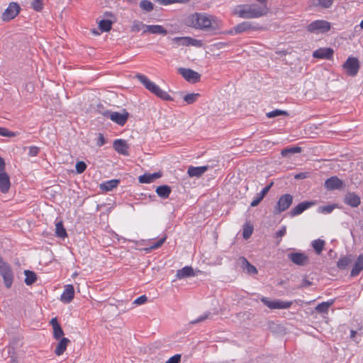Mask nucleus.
<instances>
[{"label":"nucleus","instance_id":"nucleus-1","mask_svg":"<svg viewBox=\"0 0 363 363\" xmlns=\"http://www.w3.org/2000/svg\"><path fill=\"white\" fill-rule=\"evenodd\" d=\"M192 26L201 30L214 31L219 30L223 24L222 21L213 16L196 13L190 18Z\"/></svg>","mask_w":363,"mask_h":363},{"label":"nucleus","instance_id":"nucleus-2","mask_svg":"<svg viewBox=\"0 0 363 363\" xmlns=\"http://www.w3.org/2000/svg\"><path fill=\"white\" fill-rule=\"evenodd\" d=\"M239 8L237 13L242 18H257L265 16L269 11L267 4L260 3L242 5Z\"/></svg>","mask_w":363,"mask_h":363},{"label":"nucleus","instance_id":"nucleus-3","mask_svg":"<svg viewBox=\"0 0 363 363\" xmlns=\"http://www.w3.org/2000/svg\"><path fill=\"white\" fill-rule=\"evenodd\" d=\"M137 78L140 81L141 84L151 93L154 94L155 96L159 97L160 99L165 101H171L172 98L169 94L164 90H162L158 85H157L155 82L150 80L145 75L142 74H138Z\"/></svg>","mask_w":363,"mask_h":363},{"label":"nucleus","instance_id":"nucleus-4","mask_svg":"<svg viewBox=\"0 0 363 363\" xmlns=\"http://www.w3.org/2000/svg\"><path fill=\"white\" fill-rule=\"evenodd\" d=\"M0 274L3 278L4 285L7 289L11 288L13 281V273L10 264L0 256Z\"/></svg>","mask_w":363,"mask_h":363},{"label":"nucleus","instance_id":"nucleus-5","mask_svg":"<svg viewBox=\"0 0 363 363\" xmlns=\"http://www.w3.org/2000/svg\"><path fill=\"white\" fill-rule=\"evenodd\" d=\"M104 116L115 123L123 126L126 123L129 113L125 109H123L121 112L106 111Z\"/></svg>","mask_w":363,"mask_h":363},{"label":"nucleus","instance_id":"nucleus-6","mask_svg":"<svg viewBox=\"0 0 363 363\" xmlns=\"http://www.w3.org/2000/svg\"><path fill=\"white\" fill-rule=\"evenodd\" d=\"M342 67L349 76L354 77L359 69V60L354 57H349L342 65Z\"/></svg>","mask_w":363,"mask_h":363},{"label":"nucleus","instance_id":"nucleus-7","mask_svg":"<svg viewBox=\"0 0 363 363\" xmlns=\"http://www.w3.org/2000/svg\"><path fill=\"white\" fill-rule=\"evenodd\" d=\"M261 301L270 309H286L292 305L291 301L274 300L271 301L267 298L262 296L260 298Z\"/></svg>","mask_w":363,"mask_h":363},{"label":"nucleus","instance_id":"nucleus-8","mask_svg":"<svg viewBox=\"0 0 363 363\" xmlns=\"http://www.w3.org/2000/svg\"><path fill=\"white\" fill-rule=\"evenodd\" d=\"M287 258L298 266H305L309 263L308 257L301 252H289L287 254Z\"/></svg>","mask_w":363,"mask_h":363},{"label":"nucleus","instance_id":"nucleus-9","mask_svg":"<svg viewBox=\"0 0 363 363\" xmlns=\"http://www.w3.org/2000/svg\"><path fill=\"white\" fill-rule=\"evenodd\" d=\"M177 72L185 80L191 83H196L201 78L200 74L189 68L179 67Z\"/></svg>","mask_w":363,"mask_h":363},{"label":"nucleus","instance_id":"nucleus-10","mask_svg":"<svg viewBox=\"0 0 363 363\" xmlns=\"http://www.w3.org/2000/svg\"><path fill=\"white\" fill-rule=\"evenodd\" d=\"M293 197L291 194H286L281 196L275 207L276 212L280 213L283 211H285L291 205Z\"/></svg>","mask_w":363,"mask_h":363},{"label":"nucleus","instance_id":"nucleus-11","mask_svg":"<svg viewBox=\"0 0 363 363\" xmlns=\"http://www.w3.org/2000/svg\"><path fill=\"white\" fill-rule=\"evenodd\" d=\"M19 11V5L16 2H11L3 13L2 19L5 21H9L14 18L18 14Z\"/></svg>","mask_w":363,"mask_h":363},{"label":"nucleus","instance_id":"nucleus-12","mask_svg":"<svg viewBox=\"0 0 363 363\" xmlns=\"http://www.w3.org/2000/svg\"><path fill=\"white\" fill-rule=\"evenodd\" d=\"M324 186L327 190L333 191L343 189L345 185L341 179L336 176H333L325 182Z\"/></svg>","mask_w":363,"mask_h":363},{"label":"nucleus","instance_id":"nucleus-13","mask_svg":"<svg viewBox=\"0 0 363 363\" xmlns=\"http://www.w3.org/2000/svg\"><path fill=\"white\" fill-rule=\"evenodd\" d=\"M255 29V27L250 22L245 21L238 24L233 28V29L228 31L227 33L230 35L240 34L243 32Z\"/></svg>","mask_w":363,"mask_h":363},{"label":"nucleus","instance_id":"nucleus-14","mask_svg":"<svg viewBox=\"0 0 363 363\" xmlns=\"http://www.w3.org/2000/svg\"><path fill=\"white\" fill-rule=\"evenodd\" d=\"M74 297V289L72 284L65 286L64 291L60 296V301L65 303H70Z\"/></svg>","mask_w":363,"mask_h":363},{"label":"nucleus","instance_id":"nucleus-15","mask_svg":"<svg viewBox=\"0 0 363 363\" xmlns=\"http://www.w3.org/2000/svg\"><path fill=\"white\" fill-rule=\"evenodd\" d=\"M113 149L118 153L122 155L127 156L128 155V146L125 140L123 139H116L113 143Z\"/></svg>","mask_w":363,"mask_h":363},{"label":"nucleus","instance_id":"nucleus-16","mask_svg":"<svg viewBox=\"0 0 363 363\" xmlns=\"http://www.w3.org/2000/svg\"><path fill=\"white\" fill-rule=\"evenodd\" d=\"M314 204H315L314 202H311V201L301 202L291 210V211L289 212L290 216L291 217L298 216V215L301 214L304 211L309 208L311 206H312Z\"/></svg>","mask_w":363,"mask_h":363},{"label":"nucleus","instance_id":"nucleus-17","mask_svg":"<svg viewBox=\"0 0 363 363\" xmlns=\"http://www.w3.org/2000/svg\"><path fill=\"white\" fill-rule=\"evenodd\" d=\"M208 169V165L200 167L189 166L187 170V174L190 177L199 178L201 177Z\"/></svg>","mask_w":363,"mask_h":363},{"label":"nucleus","instance_id":"nucleus-18","mask_svg":"<svg viewBox=\"0 0 363 363\" xmlns=\"http://www.w3.org/2000/svg\"><path fill=\"white\" fill-rule=\"evenodd\" d=\"M11 182L8 174L5 171L0 172V191L5 194L10 189Z\"/></svg>","mask_w":363,"mask_h":363},{"label":"nucleus","instance_id":"nucleus-19","mask_svg":"<svg viewBox=\"0 0 363 363\" xmlns=\"http://www.w3.org/2000/svg\"><path fill=\"white\" fill-rule=\"evenodd\" d=\"M162 177V173L154 172V173H145L140 175L138 178V181L141 184H150Z\"/></svg>","mask_w":363,"mask_h":363},{"label":"nucleus","instance_id":"nucleus-20","mask_svg":"<svg viewBox=\"0 0 363 363\" xmlns=\"http://www.w3.org/2000/svg\"><path fill=\"white\" fill-rule=\"evenodd\" d=\"M344 202L351 207H357L360 204V198L355 193L348 192L345 196Z\"/></svg>","mask_w":363,"mask_h":363},{"label":"nucleus","instance_id":"nucleus-21","mask_svg":"<svg viewBox=\"0 0 363 363\" xmlns=\"http://www.w3.org/2000/svg\"><path fill=\"white\" fill-rule=\"evenodd\" d=\"M273 185V182H271L269 185L266 186L264 188L262 189V191L256 195L252 201L250 203L252 207L257 206L261 201L264 199L265 195L269 192V189Z\"/></svg>","mask_w":363,"mask_h":363},{"label":"nucleus","instance_id":"nucleus-22","mask_svg":"<svg viewBox=\"0 0 363 363\" xmlns=\"http://www.w3.org/2000/svg\"><path fill=\"white\" fill-rule=\"evenodd\" d=\"M363 269V255H359L355 262L351 270L350 276L351 277H356L359 274V273Z\"/></svg>","mask_w":363,"mask_h":363},{"label":"nucleus","instance_id":"nucleus-23","mask_svg":"<svg viewBox=\"0 0 363 363\" xmlns=\"http://www.w3.org/2000/svg\"><path fill=\"white\" fill-rule=\"evenodd\" d=\"M195 274L194 269L189 266H185L181 269L177 270L176 277L179 279H184L186 277H194Z\"/></svg>","mask_w":363,"mask_h":363},{"label":"nucleus","instance_id":"nucleus-24","mask_svg":"<svg viewBox=\"0 0 363 363\" xmlns=\"http://www.w3.org/2000/svg\"><path fill=\"white\" fill-rule=\"evenodd\" d=\"M120 181L118 179L108 180L100 184V189L104 191H110L117 187Z\"/></svg>","mask_w":363,"mask_h":363},{"label":"nucleus","instance_id":"nucleus-25","mask_svg":"<svg viewBox=\"0 0 363 363\" xmlns=\"http://www.w3.org/2000/svg\"><path fill=\"white\" fill-rule=\"evenodd\" d=\"M155 191L158 196L165 199L169 196L172 189L168 185H161L157 187Z\"/></svg>","mask_w":363,"mask_h":363},{"label":"nucleus","instance_id":"nucleus-26","mask_svg":"<svg viewBox=\"0 0 363 363\" xmlns=\"http://www.w3.org/2000/svg\"><path fill=\"white\" fill-rule=\"evenodd\" d=\"M69 342V340L67 337H62L57 343L55 350L56 355L60 356L67 349V345Z\"/></svg>","mask_w":363,"mask_h":363},{"label":"nucleus","instance_id":"nucleus-27","mask_svg":"<svg viewBox=\"0 0 363 363\" xmlns=\"http://www.w3.org/2000/svg\"><path fill=\"white\" fill-rule=\"evenodd\" d=\"M352 255H349L347 256L341 257L338 262H337V267L339 269L343 270L347 268V267L351 264L352 261Z\"/></svg>","mask_w":363,"mask_h":363},{"label":"nucleus","instance_id":"nucleus-28","mask_svg":"<svg viewBox=\"0 0 363 363\" xmlns=\"http://www.w3.org/2000/svg\"><path fill=\"white\" fill-rule=\"evenodd\" d=\"M334 50L331 48H319V59L331 60Z\"/></svg>","mask_w":363,"mask_h":363},{"label":"nucleus","instance_id":"nucleus-29","mask_svg":"<svg viewBox=\"0 0 363 363\" xmlns=\"http://www.w3.org/2000/svg\"><path fill=\"white\" fill-rule=\"evenodd\" d=\"M301 152V147L298 146L290 147L284 148L281 150V155L283 157H289L291 155L300 153Z\"/></svg>","mask_w":363,"mask_h":363},{"label":"nucleus","instance_id":"nucleus-30","mask_svg":"<svg viewBox=\"0 0 363 363\" xmlns=\"http://www.w3.org/2000/svg\"><path fill=\"white\" fill-rule=\"evenodd\" d=\"M334 301V299H330L319 303V313H328L329 308L333 305Z\"/></svg>","mask_w":363,"mask_h":363},{"label":"nucleus","instance_id":"nucleus-31","mask_svg":"<svg viewBox=\"0 0 363 363\" xmlns=\"http://www.w3.org/2000/svg\"><path fill=\"white\" fill-rule=\"evenodd\" d=\"M24 274L26 275L25 283L26 285H31L36 281L37 276L35 272L30 270H25Z\"/></svg>","mask_w":363,"mask_h":363},{"label":"nucleus","instance_id":"nucleus-32","mask_svg":"<svg viewBox=\"0 0 363 363\" xmlns=\"http://www.w3.org/2000/svg\"><path fill=\"white\" fill-rule=\"evenodd\" d=\"M55 234H56L57 237L60 238H65L67 236L66 230L64 228V225L61 221L56 223Z\"/></svg>","mask_w":363,"mask_h":363},{"label":"nucleus","instance_id":"nucleus-33","mask_svg":"<svg viewBox=\"0 0 363 363\" xmlns=\"http://www.w3.org/2000/svg\"><path fill=\"white\" fill-rule=\"evenodd\" d=\"M243 269H245L249 274H256L257 270L255 266L251 264L246 258L242 257Z\"/></svg>","mask_w":363,"mask_h":363},{"label":"nucleus","instance_id":"nucleus-34","mask_svg":"<svg viewBox=\"0 0 363 363\" xmlns=\"http://www.w3.org/2000/svg\"><path fill=\"white\" fill-rule=\"evenodd\" d=\"M149 29L150 30V33L152 34H162L164 35L167 33V30L160 25H150Z\"/></svg>","mask_w":363,"mask_h":363},{"label":"nucleus","instance_id":"nucleus-35","mask_svg":"<svg viewBox=\"0 0 363 363\" xmlns=\"http://www.w3.org/2000/svg\"><path fill=\"white\" fill-rule=\"evenodd\" d=\"M166 239H167L166 236L160 238L157 242L152 244L149 247L145 248V252H150L152 250H156V249L160 248L163 245V243L165 242Z\"/></svg>","mask_w":363,"mask_h":363},{"label":"nucleus","instance_id":"nucleus-36","mask_svg":"<svg viewBox=\"0 0 363 363\" xmlns=\"http://www.w3.org/2000/svg\"><path fill=\"white\" fill-rule=\"evenodd\" d=\"M112 23L110 20L103 19L99 23V28L102 32H108L111 29Z\"/></svg>","mask_w":363,"mask_h":363},{"label":"nucleus","instance_id":"nucleus-37","mask_svg":"<svg viewBox=\"0 0 363 363\" xmlns=\"http://www.w3.org/2000/svg\"><path fill=\"white\" fill-rule=\"evenodd\" d=\"M331 29V23L327 21L319 20V33H325Z\"/></svg>","mask_w":363,"mask_h":363},{"label":"nucleus","instance_id":"nucleus-38","mask_svg":"<svg viewBox=\"0 0 363 363\" xmlns=\"http://www.w3.org/2000/svg\"><path fill=\"white\" fill-rule=\"evenodd\" d=\"M140 7L142 10L146 12H150L153 10V4L148 0H143L140 3Z\"/></svg>","mask_w":363,"mask_h":363},{"label":"nucleus","instance_id":"nucleus-39","mask_svg":"<svg viewBox=\"0 0 363 363\" xmlns=\"http://www.w3.org/2000/svg\"><path fill=\"white\" fill-rule=\"evenodd\" d=\"M337 207L338 205L337 203L322 206L319 207V211L324 214H328L330 213L334 209L337 208Z\"/></svg>","mask_w":363,"mask_h":363},{"label":"nucleus","instance_id":"nucleus-40","mask_svg":"<svg viewBox=\"0 0 363 363\" xmlns=\"http://www.w3.org/2000/svg\"><path fill=\"white\" fill-rule=\"evenodd\" d=\"M199 96H200V94H197V93L196 94V93L187 94L184 96V101L187 104H191L194 103L198 99Z\"/></svg>","mask_w":363,"mask_h":363},{"label":"nucleus","instance_id":"nucleus-41","mask_svg":"<svg viewBox=\"0 0 363 363\" xmlns=\"http://www.w3.org/2000/svg\"><path fill=\"white\" fill-rule=\"evenodd\" d=\"M172 40L177 45V46H188L189 37H175Z\"/></svg>","mask_w":363,"mask_h":363},{"label":"nucleus","instance_id":"nucleus-42","mask_svg":"<svg viewBox=\"0 0 363 363\" xmlns=\"http://www.w3.org/2000/svg\"><path fill=\"white\" fill-rule=\"evenodd\" d=\"M30 6L34 11H41L44 6L43 0H32Z\"/></svg>","mask_w":363,"mask_h":363},{"label":"nucleus","instance_id":"nucleus-43","mask_svg":"<svg viewBox=\"0 0 363 363\" xmlns=\"http://www.w3.org/2000/svg\"><path fill=\"white\" fill-rule=\"evenodd\" d=\"M18 135V133L17 132H12L6 128L0 127V135L1 136L11 138V137H15Z\"/></svg>","mask_w":363,"mask_h":363},{"label":"nucleus","instance_id":"nucleus-44","mask_svg":"<svg viewBox=\"0 0 363 363\" xmlns=\"http://www.w3.org/2000/svg\"><path fill=\"white\" fill-rule=\"evenodd\" d=\"M253 232V228L249 224H246L243 227L242 236L245 239H248Z\"/></svg>","mask_w":363,"mask_h":363},{"label":"nucleus","instance_id":"nucleus-45","mask_svg":"<svg viewBox=\"0 0 363 363\" xmlns=\"http://www.w3.org/2000/svg\"><path fill=\"white\" fill-rule=\"evenodd\" d=\"M161 5L167 6L175 3H186L189 0H155Z\"/></svg>","mask_w":363,"mask_h":363},{"label":"nucleus","instance_id":"nucleus-46","mask_svg":"<svg viewBox=\"0 0 363 363\" xmlns=\"http://www.w3.org/2000/svg\"><path fill=\"white\" fill-rule=\"evenodd\" d=\"M144 27V23L143 22L135 20L133 22V25L131 26V31L133 32H139Z\"/></svg>","mask_w":363,"mask_h":363},{"label":"nucleus","instance_id":"nucleus-47","mask_svg":"<svg viewBox=\"0 0 363 363\" xmlns=\"http://www.w3.org/2000/svg\"><path fill=\"white\" fill-rule=\"evenodd\" d=\"M75 168H76V172L78 174H82L86 170V164L83 161H79L77 162Z\"/></svg>","mask_w":363,"mask_h":363},{"label":"nucleus","instance_id":"nucleus-48","mask_svg":"<svg viewBox=\"0 0 363 363\" xmlns=\"http://www.w3.org/2000/svg\"><path fill=\"white\" fill-rule=\"evenodd\" d=\"M287 113L286 111H281V110H279V109H275V110H273L270 112H268L267 113V116L268 118H274V117H276V116H281V115H286Z\"/></svg>","mask_w":363,"mask_h":363},{"label":"nucleus","instance_id":"nucleus-49","mask_svg":"<svg viewBox=\"0 0 363 363\" xmlns=\"http://www.w3.org/2000/svg\"><path fill=\"white\" fill-rule=\"evenodd\" d=\"M63 335H64V332L60 325L53 328V337L56 340L60 339Z\"/></svg>","mask_w":363,"mask_h":363},{"label":"nucleus","instance_id":"nucleus-50","mask_svg":"<svg viewBox=\"0 0 363 363\" xmlns=\"http://www.w3.org/2000/svg\"><path fill=\"white\" fill-rule=\"evenodd\" d=\"M147 301V297L145 295H143V296L138 297L136 299H135L134 301L133 302V305H137V306L142 305V304H144L145 303H146Z\"/></svg>","mask_w":363,"mask_h":363},{"label":"nucleus","instance_id":"nucleus-51","mask_svg":"<svg viewBox=\"0 0 363 363\" xmlns=\"http://www.w3.org/2000/svg\"><path fill=\"white\" fill-rule=\"evenodd\" d=\"M208 315H209V313H206L200 315L199 317H198L195 320H191L190 322V324H196V323H201V322L205 320L206 319H207Z\"/></svg>","mask_w":363,"mask_h":363},{"label":"nucleus","instance_id":"nucleus-52","mask_svg":"<svg viewBox=\"0 0 363 363\" xmlns=\"http://www.w3.org/2000/svg\"><path fill=\"white\" fill-rule=\"evenodd\" d=\"M40 151V148L36 146H30L29 147L28 155L30 157L37 156Z\"/></svg>","mask_w":363,"mask_h":363},{"label":"nucleus","instance_id":"nucleus-53","mask_svg":"<svg viewBox=\"0 0 363 363\" xmlns=\"http://www.w3.org/2000/svg\"><path fill=\"white\" fill-rule=\"evenodd\" d=\"M181 357L182 355L180 354H177L171 357L165 363H179Z\"/></svg>","mask_w":363,"mask_h":363},{"label":"nucleus","instance_id":"nucleus-54","mask_svg":"<svg viewBox=\"0 0 363 363\" xmlns=\"http://www.w3.org/2000/svg\"><path fill=\"white\" fill-rule=\"evenodd\" d=\"M189 40L188 46L192 45V46H196V47H200L201 45V42L199 40H196V39L192 38L191 37H189Z\"/></svg>","mask_w":363,"mask_h":363},{"label":"nucleus","instance_id":"nucleus-55","mask_svg":"<svg viewBox=\"0 0 363 363\" xmlns=\"http://www.w3.org/2000/svg\"><path fill=\"white\" fill-rule=\"evenodd\" d=\"M106 143V140L104 137V135L102 133L98 134L97 141H96V145L98 147H101Z\"/></svg>","mask_w":363,"mask_h":363},{"label":"nucleus","instance_id":"nucleus-56","mask_svg":"<svg viewBox=\"0 0 363 363\" xmlns=\"http://www.w3.org/2000/svg\"><path fill=\"white\" fill-rule=\"evenodd\" d=\"M333 0H319V6L323 8H329L332 4Z\"/></svg>","mask_w":363,"mask_h":363},{"label":"nucleus","instance_id":"nucleus-57","mask_svg":"<svg viewBox=\"0 0 363 363\" xmlns=\"http://www.w3.org/2000/svg\"><path fill=\"white\" fill-rule=\"evenodd\" d=\"M318 30V20L314 21L308 26V30L310 32H314Z\"/></svg>","mask_w":363,"mask_h":363},{"label":"nucleus","instance_id":"nucleus-58","mask_svg":"<svg viewBox=\"0 0 363 363\" xmlns=\"http://www.w3.org/2000/svg\"><path fill=\"white\" fill-rule=\"evenodd\" d=\"M286 233V226H281V228L276 233V237L282 238Z\"/></svg>","mask_w":363,"mask_h":363},{"label":"nucleus","instance_id":"nucleus-59","mask_svg":"<svg viewBox=\"0 0 363 363\" xmlns=\"http://www.w3.org/2000/svg\"><path fill=\"white\" fill-rule=\"evenodd\" d=\"M357 335H359L357 331H355L354 330H350V338L352 340L355 341L357 343L359 342V341H360V340L357 339Z\"/></svg>","mask_w":363,"mask_h":363},{"label":"nucleus","instance_id":"nucleus-60","mask_svg":"<svg viewBox=\"0 0 363 363\" xmlns=\"http://www.w3.org/2000/svg\"><path fill=\"white\" fill-rule=\"evenodd\" d=\"M307 176H308V173L307 172H301V173H298V174H296L294 176V178L296 179H303L306 178Z\"/></svg>","mask_w":363,"mask_h":363},{"label":"nucleus","instance_id":"nucleus-61","mask_svg":"<svg viewBox=\"0 0 363 363\" xmlns=\"http://www.w3.org/2000/svg\"><path fill=\"white\" fill-rule=\"evenodd\" d=\"M50 324L52 325V328H55V327H57L60 325L56 318H53L51 319Z\"/></svg>","mask_w":363,"mask_h":363},{"label":"nucleus","instance_id":"nucleus-62","mask_svg":"<svg viewBox=\"0 0 363 363\" xmlns=\"http://www.w3.org/2000/svg\"><path fill=\"white\" fill-rule=\"evenodd\" d=\"M5 169V162L4 159L0 156V172L4 171Z\"/></svg>","mask_w":363,"mask_h":363},{"label":"nucleus","instance_id":"nucleus-63","mask_svg":"<svg viewBox=\"0 0 363 363\" xmlns=\"http://www.w3.org/2000/svg\"><path fill=\"white\" fill-rule=\"evenodd\" d=\"M325 245V241L323 240L319 239V254L323 250Z\"/></svg>","mask_w":363,"mask_h":363},{"label":"nucleus","instance_id":"nucleus-64","mask_svg":"<svg viewBox=\"0 0 363 363\" xmlns=\"http://www.w3.org/2000/svg\"><path fill=\"white\" fill-rule=\"evenodd\" d=\"M312 246L315 252L318 253V239L313 240Z\"/></svg>","mask_w":363,"mask_h":363}]
</instances>
